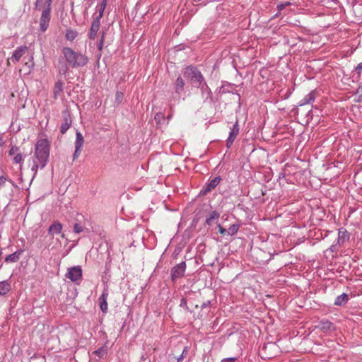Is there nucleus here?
Here are the masks:
<instances>
[{"label":"nucleus","mask_w":362,"mask_h":362,"mask_svg":"<svg viewBox=\"0 0 362 362\" xmlns=\"http://www.w3.org/2000/svg\"><path fill=\"white\" fill-rule=\"evenodd\" d=\"M42 0H37L35 3V8H38L41 4ZM52 0H45L47 7L43 8L40 18V29L42 32H45L49 25L51 18V4Z\"/></svg>","instance_id":"obj_4"},{"label":"nucleus","mask_w":362,"mask_h":362,"mask_svg":"<svg viewBox=\"0 0 362 362\" xmlns=\"http://www.w3.org/2000/svg\"><path fill=\"white\" fill-rule=\"evenodd\" d=\"M315 99V91H312L310 93L307 94L300 102L299 106H303L306 104H310L313 103Z\"/></svg>","instance_id":"obj_14"},{"label":"nucleus","mask_w":362,"mask_h":362,"mask_svg":"<svg viewBox=\"0 0 362 362\" xmlns=\"http://www.w3.org/2000/svg\"><path fill=\"white\" fill-rule=\"evenodd\" d=\"M238 229H239L238 224H233L227 230V234L228 235H233L238 231Z\"/></svg>","instance_id":"obj_26"},{"label":"nucleus","mask_w":362,"mask_h":362,"mask_svg":"<svg viewBox=\"0 0 362 362\" xmlns=\"http://www.w3.org/2000/svg\"><path fill=\"white\" fill-rule=\"evenodd\" d=\"M106 6V0H103L102 3L98 7V15L94 18H98L99 21L102 18L104 10Z\"/></svg>","instance_id":"obj_23"},{"label":"nucleus","mask_w":362,"mask_h":362,"mask_svg":"<svg viewBox=\"0 0 362 362\" xmlns=\"http://www.w3.org/2000/svg\"><path fill=\"white\" fill-rule=\"evenodd\" d=\"M239 131H240V129H239L238 122V120H236L235 124L230 128V131L229 132L228 138H230V139L235 140V138L237 137V136L239 134Z\"/></svg>","instance_id":"obj_19"},{"label":"nucleus","mask_w":362,"mask_h":362,"mask_svg":"<svg viewBox=\"0 0 362 362\" xmlns=\"http://www.w3.org/2000/svg\"><path fill=\"white\" fill-rule=\"evenodd\" d=\"M19 255H20V253L18 252H16L13 254L8 255L6 257L5 261L6 262H16L20 258Z\"/></svg>","instance_id":"obj_25"},{"label":"nucleus","mask_w":362,"mask_h":362,"mask_svg":"<svg viewBox=\"0 0 362 362\" xmlns=\"http://www.w3.org/2000/svg\"><path fill=\"white\" fill-rule=\"evenodd\" d=\"M210 304V301H208L206 303H204L202 305V308H206Z\"/></svg>","instance_id":"obj_43"},{"label":"nucleus","mask_w":362,"mask_h":362,"mask_svg":"<svg viewBox=\"0 0 362 362\" xmlns=\"http://www.w3.org/2000/svg\"><path fill=\"white\" fill-rule=\"evenodd\" d=\"M233 141H234V139H232L228 137L227 141H226L227 148H230L232 146Z\"/></svg>","instance_id":"obj_41"},{"label":"nucleus","mask_w":362,"mask_h":362,"mask_svg":"<svg viewBox=\"0 0 362 362\" xmlns=\"http://www.w3.org/2000/svg\"><path fill=\"white\" fill-rule=\"evenodd\" d=\"M321 326H322V329H329L331 328V327L332 326V324L329 321H325V322H321Z\"/></svg>","instance_id":"obj_31"},{"label":"nucleus","mask_w":362,"mask_h":362,"mask_svg":"<svg viewBox=\"0 0 362 362\" xmlns=\"http://www.w3.org/2000/svg\"><path fill=\"white\" fill-rule=\"evenodd\" d=\"M221 178L220 176H217L209 181V183L206 184L205 187L201 190L200 194L202 195H206L212 191L220 183Z\"/></svg>","instance_id":"obj_10"},{"label":"nucleus","mask_w":362,"mask_h":362,"mask_svg":"<svg viewBox=\"0 0 362 362\" xmlns=\"http://www.w3.org/2000/svg\"><path fill=\"white\" fill-rule=\"evenodd\" d=\"M78 35V33L76 30H72V29H67L66 30V39L69 41H73L76 39V37Z\"/></svg>","instance_id":"obj_24"},{"label":"nucleus","mask_w":362,"mask_h":362,"mask_svg":"<svg viewBox=\"0 0 362 362\" xmlns=\"http://www.w3.org/2000/svg\"><path fill=\"white\" fill-rule=\"evenodd\" d=\"M362 71V62L359 63L357 66L355 68L354 73L360 76L361 72Z\"/></svg>","instance_id":"obj_35"},{"label":"nucleus","mask_w":362,"mask_h":362,"mask_svg":"<svg viewBox=\"0 0 362 362\" xmlns=\"http://www.w3.org/2000/svg\"><path fill=\"white\" fill-rule=\"evenodd\" d=\"M106 349L104 348H100L93 351V354L98 356L99 358H103L106 354Z\"/></svg>","instance_id":"obj_27"},{"label":"nucleus","mask_w":362,"mask_h":362,"mask_svg":"<svg viewBox=\"0 0 362 362\" xmlns=\"http://www.w3.org/2000/svg\"><path fill=\"white\" fill-rule=\"evenodd\" d=\"M180 306L185 308L187 311H189V307L187 306V300L185 298H182L180 300Z\"/></svg>","instance_id":"obj_33"},{"label":"nucleus","mask_w":362,"mask_h":362,"mask_svg":"<svg viewBox=\"0 0 362 362\" xmlns=\"http://www.w3.org/2000/svg\"><path fill=\"white\" fill-rule=\"evenodd\" d=\"M186 264L185 262H182L180 264L175 265L171 270V277L173 281L182 277L185 272Z\"/></svg>","instance_id":"obj_7"},{"label":"nucleus","mask_w":362,"mask_h":362,"mask_svg":"<svg viewBox=\"0 0 362 362\" xmlns=\"http://www.w3.org/2000/svg\"><path fill=\"white\" fill-rule=\"evenodd\" d=\"M25 65L27 66L29 69H31L34 66L33 56L29 57L28 61L25 62Z\"/></svg>","instance_id":"obj_32"},{"label":"nucleus","mask_w":362,"mask_h":362,"mask_svg":"<svg viewBox=\"0 0 362 362\" xmlns=\"http://www.w3.org/2000/svg\"><path fill=\"white\" fill-rule=\"evenodd\" d=\"M331 250L332 251H334V245H332L331 247H330Z\"/></svg>","instance_id":"obj_45"},{"label":"nucleus","mask_w":362,"mask_h":362,"mask_svg":"<svg viewBox=\"0 0 362 362\" xmlns=\"http://www.w3.org/2000/svg\"><path fill=\"white\" fill-rule=\"evenodd\" d=\"M83 143L84 140L82 134L79 132H77L76 134L75 152L74 154V159H76L78 157Z\"/></svg>","instance_id":"obj_11"},{"label":"nucleus","mask_w":362,"mask_h":362,"mask_svg":"<svg viewBox=\"0 0 362 362\" xmlns=\"http://www.w3.org/2000/svg\"><path fill=\"white\" fill-rule=\"evenodd\" d=\"M218 231L221 234L225 235L227 233V230L223 228L221 225H218Z\"/></svg>","instance_id":"obj_40"},{"label":"nucleus","mask_w":362,"mask_h":362,"mask_svg":"<svg viewBox=\"0 0 362 362\" xmlns=\"http://www.w3.org/2000/svg\"><path fill=\"white\" fill-rule=\"evenodd\" d=\"M64 83L62 81H58L55 83L53 88V96L55 99L58 98L60 93L63 91Z\"/></svg>","instance_id":"obj_15"},{"label":"nucleus","mask_w":362,"mask_h":362,"mask_svg":"<svg viewBox=\"0 0 362 362\" xmlns=\"http://www.w3.org/2000/svg\"><path fill=\"white\" fill-rule=\"evenodd\" d=\"M23 160V155L21 153H18L13 158V161L16 163H21Z\"/></svg>","instance_id":"obj_29"},{"label":"nucleus","mask_w":362,"mask_h":362,"mask_svg":"<svg viewBox=\"0 0 362 362\" xmlns=\"http://www.w3.org/2000/svg\"><path fill=\"white\" fill-rule=\"evenodd\" d=\"M66 277L73 282L80 281L82 278V269L80 266H75L68 269Z\"/></svg>","instance_id":"obj_6"},{"label":"nucleus","mask_w":362,"mask_h":362,"mask_svg":"<svg viewBox=\"0 0 362 362\" xmlns=\"http://www.w3.org/2000/svg\"><path fill=\"white\" fill-rule=\"evenodd\" d=\"M42 6L44 7V8L47 7V4H45V0H42V1H41V4H40V5L39 6V7H38V8H37V9H40V8H41V7H42Z\"/></svg>","instance_id":"obj_42"},{"label":"nucleus","mask_w":362,"mask_h":362,"mask_svg":"<svg viewBox=\"0 0 362 362\" xmlns=\"http://www.w3.org/2000/svg\"><path fill=\"white\" fill-rule=\"evenodd\" d=\"M349 235L346 230L340 229L338 233V244H343L345 241L349 240Z\"/></svg>","instance_id":"obj_17"},{"label":"nucleus","mask_w":362,"mask_h":362,"mask_svg":"<svg viewBox=\"0 0 362 362\" xmlns=\"http://www.w3.org/2000/svg\"><path fill=\"white\" fill-rule=\"evenodd\" d=\"M62 230V225L59 222H56L49 226L48 233L52 235L59 234Z\"/></svg>","instance_id":"obj_16"},{"label":"nucleus","mask_w":362,"mask_h":362,"mask_svg":"<svg viewBox=\"0 0 362 362\" xmlns=\"http://www.w3.org/2000/svg\"><path fill=\"white\" fill-rule=\"evenodd\" d=\"M63 122L60 127V132L64 134L69 129L72 123L71 115L68 110H64L62 112Z\"/></svg>","instance_id":"obj_8"},{"label":"nucleus","mask_w":362,"mask_h":362,"mask_svg":"<svg viewBox=\"0 0 362 362\" xmlns=\"http://www.w3.org/2000/svg\"><path fill=\"white\" fill-rule=\"evenodd\" d=\"M187 353H188V349H187V347H185L182 352V354L180 356H178L177 358H176L177 362H181Z\"/></svg>","instance_id":"obj_28"},{"label":"nucleus","mask_w":362,"mask_h":362,"mask_svg":"<svg viewBox=\"0 0 362 362\" xmlns=\"http://www.w3.org/2000/svg\"><path fill=\"white\" fill-rule=\"evenodd\" d=\"M183 75L189 80L192 85L200 87L203 93L206 90L208 95L211 93L207 84L204 82L203 75L197 68L192 66H187L184 70Z\"/></svg>","instance_id":"obj_3"},{"label":"nucleus","mask_w":362,"mask_h":362,"mask_svg":"<svg viewBox=\"0 0 362 362\" xmlns=\"http://www.w3.org/2000/svg\"><path fill=\"white\" fill-rule=\"evenodd\" d=\"M18 186L11 180H8L4 176L0 177V192L6 196L12 197Z\"/></svg>","instance_id":"obj_5"},{"label":"nucleus","mask_w":362,"mask_h":362,"mask_svg":"<svg viewBox=\"0 0 362 362\" xmlns=\"http://www.w3.org/2000/svg\"><path fill=\"white\" fill-rule=\"evenodd\" d=\"M49 156V144L47 139H39L35 144V149L29 163L33 176L35 177L39 169H43L48 161Z\"/></svg>","instance_id":"obj_1"},{"label":"nucleus","mask_w":362,"mask_h":362,"mask_svg":"<svg viewBox=\"0 0 362 362\" xmlns=\"http://www.w3.org/2000/svg\"><path fill=\"white\" fill-rule=\"evenodd\" d=\"M100 27V21H99L98 18H94L92 23L90 32L88 33L89 38L91 40H95L97 35V33Z\"/></svg>","instance_id":"obj_13"},{"label":"nucleus","mask_w":362,"mask_h":362,"mask_svg":"<svg viewBox=\"0 0 362 362\" xmlns=\"http://www.w3.org/2000/svg\"><path fill=\"white\" fill-rule=\"evenodd\" d=\"M123 98V93L122 92H117L115 95V100L117 103V104H119Z\"/></svg>","instance_id":"obj_34"},{"label":"nucleus","mask_w":362,"mask_h":362,"mask_svg":"<svg viewBox=\"0 0 362 362\" xmlns=\"http://www.w3.org/2000/svg\"><path fill=\"white\" fill-rule=\"evenodd\" d=\"M11 289L10 284L7 281L0 282V295H6Z\"/></svg>","instance_id":"obj_21"},{"label":"nucleus","mask_w":362,"mask_h":362,"mask_svg":"<svg viewBox=\"0 0 362 362\" xmlns=\"http://www.w3.org/2000/svg\"><path fill=\"white\" fill-rule=\"evenodd\" d=\"M238 358L236 357L226 358L221 361V362H236Z\"/></svg>","instance_id":"obj_38"},{"label":"nucleus","mask_w":362,"mask_h":362,"mask_svg":"<svg viewBox=\"0 0 362 362\" xmlns=\"http://www.w3.org/2000/svg\"><path fill=\"white\" fill-rule=\"evenodd\" d=\"M83 230V226L78 223H76L74 226V231L76 233H79L81 232H82Z\"/></svg>","instance_id":"obj_30"},{"label":"nucleus","mask_w":362,"mask_h":362,"mask_svg":"<svg viewBox=\"0 0 362 362\" xmlns=\"http://www.w3.org/2000/svg\"><path fill=\"white\" fill-rule=\"evenodd\" d=\"M103 41H104V33H103L100 41V42L98 45V47L99 50H101L103 49Z\"/></svg>","instance_id":"obj_39"},{"label":"nucleus","mask_w":362,"mask_h":362,"mask_svg":"<svg viewBox=\"0 0 362 362\" xmlns=\"http://www.w3.org/2000/svg\"><path fill=\"white\" fill-rule=\"evenodd\" d=\"M27 50H28V47L26 46L18 47L13 52L11 57L8 59V62H9V60H11L13 63L18 62Z\"/></svg>","instance_id":"obj_12"},{"label":"nucleus","mask_w":362,"mask_h":362,"mask_svg":"<svg viewBox=\"0 0 362 362\" xmlns=\"http://www.w3.org/2000/svg\"><path fill=\"white\" fill-rule=\"evenodd\" d=\"M291 4L290 2L287 1L284 4H279L277 6V8L279 11L284 10L286 6H289Z\"/></svg>","instance_id":"obj_36"},{"label":"nucleus","mask_w":362,"mask_h":362,"mask_svg":"<svg viewBox=\"0 0 362 362\" xmlns=\"http://www.w3.org/2000/svg\"><path fill=\"white\" fill-rule=\"evenodd\" d=\"M171 117H172V115H168V119H169L170 118H171Z\"/></svg>","instance_id":"obj_47"},{"label":"nucleus","mask_w":362,"mask_h":362,"mask_svg":"<svg viewBox=\"0 0 362 362\" xmlns=\"http://www.w3.org/2000/svg\"><path fill=\"white\" fill-rule=\"evenodd\" d=\"M184 87H185V81L181 77L179 76L177 78L174 83V90H175V95H173V98H176L179 100L180 98V93H182L184 91Z\"/></svg>","instance_id":"obj_9"},{"label":"nucleus","mask_w":362,"mask_h":362,"mask_svg":"<svg viewBox=\"0 0 362 362\" xmlns=\"http://www.w3.org/2000/svg\"><path fill=\"white\" fill-rule=\"evenodd\" d=\"M107 293L103 292V294L99 297V303L100 309L103 312H106L107 310Z\"/></svg>","instance_id":"obj_18"},{"label":"nucleus","mask_w":362,"mask_h":362,"mask_svg":"<svg viewBox=\"0 0 362 362\" xmlns=\"http://www.w3.org/2000/svg\"><path fill=\"white\" fill-rule=\"evenodd\" d=\"M18 147L13 146L11 149L9 150V155H16L18 153Z\"/></svg>","instance_id":"obj_37"},{"label":"nucleus","mask_w":362,"mask_h":362,"mask_svg":"<svg viewBox=\"0 0 362 362\" xmlns=\"http://www.w3.org/2000/svg\"><path fill=\"white\" fill-rule=\"evenodd\" d=\"M219 216L220 215L217 211H211L209 217H207L206 219V223L207 225H211L214 221L217 220L219 218Z\"/></svg>","instance_id":"obj_22"},{"label":"nucleus","mask_w":362,"mask_h":362,"mask_svg":"<svg viewBox=\"0 0 362 362\" xmlns=\"http://www.w3.org/2000/svg\"><path fill=\"white\" fill-rule=\"evenodd\" d=\"M66 64L59 63V72L65 74L68 70V65L72 68L83 67L88 64V57L81 52H77L70 47H64L62 49Z\"/></svg>","instance_id":"obj_2"},{"label":"nucleus","mask_w":362,"mask_h":362,"mask_svg":"<svg viewBox=\"0 0 362 362\" xmlns=\"http://www.w3.org/2000/svg\"><path fill=\"white\" fill-rule=\"evenodd\" d=\"M3 141H2V139H0V146L2 144Z\"/></svg>","instance_id":"obj_46"},{"label":"nucleus","mask_w":362,"mask_h":362,"mask_svg":"<svg viewBox=\"0 0 362 362\" xmlns=\"http://www.w3.org/2000/svg\"><path fill=\"white\" fill-rule=\"evenodd\" d=\"M161 117V114H156V115L155 116V119H158Z\"/></svg>","instance_id":"obj_44"},{"label":"nucleus","mask_w":362,"mask_h":362,"mask_svg":"<svg viewBox=\"0 0 362 362\" xmlns=\"http://www.w3.org/2000/svg\"><path fill=\"white\" fill-rule=\"evenodd\" d=\"M349 300L348 295L346 293H342L341 295L338 296L335 300H334V305L341 306L344 304H345Z\"/></svg>","instance_id":"obj_20"}]
</instances>
